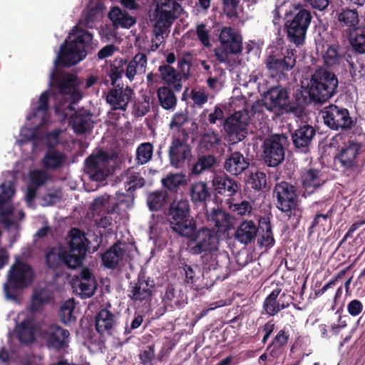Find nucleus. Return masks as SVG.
<instances>
[{"mask_svg": "<svg viewBox=\"0 0 365 365\" xmlns=\"http://www.w3.org/2000/svg\"><path fill=\"white\" fill-rule=\"evenodd\" d=\"M51 85L55 84L58 90L57 98L68 103H59L55 106L56 114L64 120L70 118V124L76 133L82 134L89 130L93 125L91 114L87 111H75L73 104L82 98L81 93L76 87V77L71 74L58 76L52 72L50 76Z\"/></svg>", "mask_w": 365, "mask_h": 365, "instance_id": "obj_1", "label": "nucleus"}, {"mask_svg": "<svg viewBox=\"0 0 365 365\" xmlns=\"http://www.w3.org/2000/svg\"><path fill=\"white\" fill-rule=\"evenodd\" d=\"M100 18L101 12L98 8L86 11L83 18L69 34L68 41H66L65 44L61 45L54 63L59 62L64 66H70L83 60L86 56V48L93 39V34L83 27L93 28Z\"/></svg>", "mask_w": 365, "mask_h": 365, "instance_id": "obj_2", "label": "nucleus"}, {"mask_svg": "<svg viewBox=\"0 0 365 365\" xmlns=\"http://www.w3.org/2000/svg\"><path fill=\"white\" fill-rule=\"evenodd\" d=\"M338 84V78L334 73L324 68L317 69L308 84L310 100L316 103L326 102L336 94Z\"/></svg>", "mask_w": 365, "mask_h": 365, "instance_id": "obj_3", "label": "nucleus"}, {"mask_svg": "<svg viewBox=\"0 0 365 365\" xmlns=\"http://www.w3.org/2000/svg\"><path fill=\"white\" fill-rule=\"evenodd\" d=\"M168 221L173 232L185 238H190L197 229L194 219L190 215L189 202L175 199L168 209Z\"/></svg>", "mask_w": 365, "mask_h": 365, "instance_id": "obj_4", "label": "nucleus"}, {"mask_svg": "<svg viewBox=\"0 0 365 365\" xmlns=\"http://www.w3.org/2000/svg\"><path fill=\"white\" fill-rule=\"evenodd\" d=\"M263 106L277 115L292 113L299 116L302 108L299 105L291 103L287 89L282 86H272L264 93Z\"/></svg>", "mask_w": 365, "mask_h": 365, "instance_id": "obj_5", "label": "nucleus"}, {"mask_svg": "<svg viewBox=\"0 0 365 365\" xmlns=\"http://www.w3.org/2000/svg\"><path fill=\"white\" fill-rule=\"evenodd\" d=\"M220 46L215 50L216 59L220 62L231 66L232 55H238L242 51V38L231 27H224L220 34Z\"/></svg>", "mask_w": 365, "mask_h": 365, "instance_id": "obj_6", "label": "nucleus"}, {"mask_svg": "<svg viewBox=\"0 0 365 365\" xmlns=\"http://www.w3.org/2000/svg\"><path fill=\"white\" fill-rule=\"evenodd\" d=\"M14 193L13 182H7L0 185V223L8 229L16 226L18 221L24 218V213L21 209L14 208L10 205Z\"/></svg>", "mask_w": 365, "mask_h": 365, "instance_id": "obj_7", "label": "nucleus"}, {"mask_svg": "<svg viewBox=\"0 0 365 365\" xmlns=\"http://www.w3.org/2000/svg\"><path fill=\"white\" fill-rule=\"evenodd\" d=\"M31 267L22 262H16L8 273V282L4 284V290L6 298L14 299V290L27 287L32 280Z\"/></svg>", "mask_w": 365, "mask_h": 365, "instance_id": "obj_8", "label": "nucleus"}, {"mask_svg": "<svg viewBox=\"0 0 365 365\" xmlns=\"http://www.w3.org/2000/svg\"><path fill=\"white\" fill-rule=\"evenodd\" d=\"M188 135L183 130L172 135L168 148L170 165L176 169L182 168L192 157V148L187 142Z\"/></svg>", "mask_w": 365, "mask_h": 365, "instance_id": "obj_9", "label": "nucleus"}, {"mask_svg": "<svg viewBox=\"0 0 365 365\" xmlns=\"http://www.w3.org/2000/svg\"><path fill=\"white\" fill-rule=\"evenodd\" d=\"M113 161L105 152L93 154L86 160V175L93 181L102 182L112 173Z\"/></svg>", "mask_w": 365, "mask_h": 365, "instance_id": "obj_10", "label": "nucleus"}, {"mask_svg": "<svg viewBox=\"0 0 365 365\" xmlns=\"http://www.w3.org/2000/svg\"><path fill=\"white\" fill-rule=\"evenodd\" d=\"M249 121L250 115L246 110L235 112L225 119L223 128L230 143L236 144L246 137Z\"/></svg>", "mask_w": 365, "mask_h": 365, "instance_id": "obj_11", "label": "nucleus"}, {"mask_svg": "<svg viewBox=\"0 0 365 365\" xmlns=\"http://www.w3.org/2000/svg\"><path fill=\"white\" fill-rule=\"evenodd\" d=\"M86 239L84 234L78 229H72L68 235V254L66 266L71 269H76L82 264L86 253Z\"/></svg>", "mask_w": 365, "mask_h": 365, "instance_id": "obj_12", "label": "nucleus"}, {"mask_svg": "<svg viewBox=\"0 0 365 365\" xmlns=\"http://www.w3.org/2000/svg\"><path fill=\"white\" fill-rule=\"evenodd\" d=\"M192 241L193 246L190 247V252L193 255H200L207 251L215 252L220 246V236L213 228L203 227L195 230Z\"/></svg>", "mask_w": 365, "mask_h": 365, "instance_id": "obj_13", "label": "nucleus"}, {"mask_svg": "<svg viewBox=\"0 0 365 365\" xmlns=\"http://www.w3.org/2000/svg\"><path fill=\"white\" fill-rule=\"evenodd\" d=\"M311 21V13L306 9L299 10L291 20H288L286 28L289 41L297 46L303 44Z\"/></svg>", "mask_w": 365, "mask_h": 365, "instance_id": "obj_14", "label": "nucleus"}, {"mask_svg": "<svg viewBox=\"0 0 365 365\" xmlns=\"http://www.w3.org/2000/svg\"><path fill=\"white\" fill-rule=\"evenodd\" d=\"M321 113L324 124L332 130H346L351 129L353 125V120L346 108L330 105L325 107Z\"/></svg>", "mask_w": 365, "mask_h": 365, "instance_id": "obj_15", "label": "nucleus"}, {"mask_svg": "<svg viewBox=\"0 0 365 365\" xmlns=\"http://www.w3.org/2000/svg\"><path fill=\"white\" fill-rule=\"evenodd\" d=\"M277 207L283 212H291L297 206L298 197L295 187L287 182L276 184L273 190Z\"/></svg>", "mask_w": 365, "mask_h": 365, "instance_id": "obj_16", "label": "nucleus"}, {"mask_svg": "<svg viewBox=\"0 0 365 365\" xmlns=\"http://www.w3.org/2000/svg\"><path fill=\"white\" fill-rule=\"evenodd\" d=\"M287 138L284 135H273L263 143L264 160L269 166H277L284 158V146Z\"/></svg>", "mask_w": 365, "mask_h": 365, "instance_id": "obj_17", "label": "nucleus"}, {"mask_svg": "<svg viewBox=\"0 0 365 365\" xmlns=\"http://www.w3.org/2000/svg\"><path fill=\"white\" fill-rule=\"evenodd\" d=\"M155 24L170 27L182 11L181 5L175 0H154Z\"/></svg>", "mask_w": 365, "mask_h": 365, "instance_id": "obj_18", "label": "nucleus"}, {"mask_svg": "<svg viewBox=\"0 0 365 365\" xmlns=\"http://www.w3.org/2000/svg\"><path fill=\"white\" fill-rule=\"evenodd\" d=\"M282 57L274 55L269 56L265 60V66L269 75L274 77L292 69L296 63V51L287 48Z\"/></svg>", "mask_w": 365, "mask_h": 365, "instance_id": "obj_19", "label": "nucleus"}, {"mask_svg": "<svg viewBox=\"0 0 365 365\" xmlns=\"http://www.w3.org/2000/svg\"><path fill=\"white\" fill-rule=\"evenodd\" d=\"M362 145L358 141L349 140L339 150L335 159L345 170H353L357 168Z\"/></svg>", "mask_w": 365, "mask_h": 365, "instance_id": "obj_20", "label": "nucleus"}, {"mask_svg": "<svg viewBox=\"0 0 365 365\" xmlns=\"http://www.w3.org/2000/svg\"><path fill=\"white\" fill-rule=\"evenodd\" d=\"M70 333L56 324H52L41 331V336L46 346L54 349L68 346Z\"/></svg>", "mask_w": 365, "mask_h": 365, "instance_id": "obj_21", "label": "nucleus"}, {"mask_svg": "<svg viewBox=\"0 0 365 365\" xmlns=\"http://www.w3.org/2000/svg\"><path fill=\"white\" fill-rule=\"evenodd\" d=\"M155 283L145 276H140L136 282L130 283L128 297L134 302L148 303L150 302Z\"/></svg>", "mask_w": 365, "mask_h": 365, "instance_id": "obj_22", "label": "nucleus"}, {"mask_svg": "<svg viewBox=\"0 0 365 365\" xmlns=\"http://www.w3.org/2000/svg\"><path fill=\"white\" fill-rule=\"evenodd\" d=\"M73 288L82 298H89L96 289V280L88 268H83L78 279L73 282Z\"/></svg>", "mask_w": 365, "mask_h": 365, "instance_id": "obj_23", "label": "nucleus"}, {"mask_svg": "<svg viewBox=\"0 0 365 365\" xmlns=\"http://www.w3.org/2000/svg\"><path fill=\"white\" fill-rule=\"evenodd\" d=\"M133 90L128 87H118L111 89L106 96V102L113 110H125L130 101Z\"/></svg>", "mask_w": 365, "mask_h": 365, "instance_id": "obj_24", "label": "nucleus"}, {"mask_svg": "<svg viewBox=\"0 0 365 365\" xmlns=\"http://www.w3.org/2000/svg\"><path fill=\"white\" fill-rule=\"evenodd\" d=\"M315 135L316 130L313 126L303 125L292 134V140L297 149L306 153Z\"/></svg>", "mask_w": 365, "mask_h": 365, "instance_id": "obj_25", "label": "nucleus"}, {"mask_svg": "<svg viewBox=\"0 0 365 365\" xmlns=\"http://www.w3.org/2000/svg\"><path fill=\"white\" fill-rule=\"evenodd\" d=\"M335 18L341 27L346 28L347 38L350 32L358 33L359 18L356 10L343 8L336 11Z\"/></svg>", "mask_w": 365, "mask_h": 365, "instance_id": "obj_26", "label": "nucleus"}, {"mask_svg": "<svg viewBox=\"0 0 365 365\" xmlns=\"http://www.w3.org/2000/svg\"><path fill=\"white\" fill-rule=\"evenodd\" d=\"M212 184L217 193L230 197L235 196L240 190V185L226 175L214 176Z\"/></svg>", "mask_w": 365, "mask_h": 365, "instance_id": "obj_27", "label": "nucleus"}, {"mask_svg": "<svg viewBox=\"0 0 365 365\" xmlns=\"http://www.w3.org/2000/svg\"><path fill=\"white\" fill-rule=\"evenodd\" d=\"M249 160L240 152L232 153L225 160V170L232 175H238L249 168Z\"/></svg>", "mask_w": 365, "mask_h": 365, "instance_id": "obj_28", "label": "nucleus"}, {"mask_svg": "<svg viewBox=\"0 0 365 365\" xmlns=\"http://www.w3.org/2000/svg\"><path fill=\"white\" fill-rule=\"evenodd\" d=\"M147 64V56L143 53H136L130 61H126V78L132 81L136 76L144 74L146 72Z\"/></svg>", "mask_w": 365, "mask_h": 365, "instance_id": "obj_29", "label": "nucleus"}, {"mask_svg": "<svg viewBox=\"0 0 365 365\" xmlns=\"http://www.w3.org/2000/svg\"><path fill=\"white\" fill-rule=\"evenodd\" d=\"M257 232L258 228L255 222L244 220L237 227L235 238L241 244L248 245L255 239Z\"/></svg>", "mask_w": 365, "mask_h": 365, "instance_id": "obj_30", "label": "nucleus"}, {"mask_svg": "<svg viewBox=\"0 0 365 365\" xmlns=\"http://www.w3.org/2000/svg\"><path fill=\"white\" fill-rule=\"evenodd\" d=\"M301 181L303 187L308 194L312 193L324 182L321 172L317 169H307L302 171Z\"/></svg>", "mask_w": 365, "mask_h": 365, "instance_id": "obj_31", "label": "nucleus"}, {"mask_svg": "<svg viewBox=\"0 0 365 365\" xmlns=\"http://www.w3.org/2000/svg\"><path fill=\"white\" fill-rule=\"evenodd\" d=\"M125 247L126 245L125 244L115 243L102 255L103 264L107 268H115L123 259L125 252Z\"/></svg>", "mask_w": 365, "mask_h": 365, "instance_id": "obj_32", "label": "nucleus"}, {"mask_svg": "<svg viewBox=\"0 0 365 365\" xmlns=\"http://www.w3.org/2000/svg\"><path fill=\"white\" fill-rule=\"evenodd\" d=\"M207 220L211 222L220 231H227L232 226V218L230 215L220 208H212L210 211H207Z\"/></svg>", "mask_w": 365, "mask_h": 365, "instance_id": "obj_33", "label": "nucleus"}, {"mask_svg": "<svg viewBox=\"0 0 365 365\" xmlns=\"http://www.w3.org/2000/svg\"><path fill=\"white\" fill-rule=\"evenodd\" d=\"M162 80L168 86H173L176 91H181V74L169 65L160 66L158 68Z\"/></svg>", "mask_w": 365, "mask_h": 365, "instance_id": "obj_34", "label": "nucleus"}, {"mask_svg": "<svg viewBox=\"0 0 365 365\" xmlns=\"http://www.w3.org/2000/svg\"><path fill=\"white\" fill-rule=\"evenodd\" d=\"M117 205L111 202L110 196L108 194H103L94 199L91 209L96 215L111 214L113 213Z\"/></svg>", "mask_w": 365, "mask_h": 365, "instance_id": "obj_35", "label": "nucleus"}, {"mask_svg": "<svg viewBox=\"0 0 365 365\" xmlns=\"http://www.w3.org/2000/svg\"><path fill=\"white\" fill-rule=\"evenodd\" d=\"M190 196L194 204L205 202L211 196L206 182L198 181L192 183L190 187Z\"/></svg>", "mask_w": 365, "mask_h": 365, "instance_id": "obj_36", "label": "nucleus"}, {"mask_svg": "<svg viewBox=\"0 0 365 365\" xmlns=\"http://www.w3.org/2000/svg\"><path fill=\"white\" fill-rule=\"evenodd\" d=\"M121 180L128 191L142 187L145 184L144 178L133 168H129L120 175Z\"/></svg>", "mask_w": 365, "mask_h": 365, "instance_id": "obj_37", "label": "nucleus"}, {"mask_svg": "<svg viewBox=\"0 0 365 365\" xmlns=\"http://www.w3.org/2000/svg\"><path fill=\"white\" fill-rule=\"evenodd\" d=\"M68 255L67 250H64L61 247L50 248L46 253L47 265L51 268H56L61 263L66 265V258Z\"/></svg>", "mask_w": 365, "mask_h": 365, "instance_id": "obj_38", "label": "nucleus"}, {"mask_svg": "<svg viewBox=\"0 0 365 365\" xmlns=\"http://www.w3.org/2000/svg\"><path fill=\"white\" fill-rule=\"evenodd\" d=\"M108 17L116 26L129 28L135 23V20L118 7H113L108 14Z\"/></svg>", "mask_w": 365, "mask_h": 365, "instance_id": "obj_39", "label": "nucleus"}, {"mask_svg": "<svg viewBox=\"0 0 365 365\" xmlns=\"http://www.w3.org/2000/svg\"><path fill=\"white\" fill-rule=\"evenodd\" d=\"M160 105L165 110H173L177 104V97L167 86H161L157 91Z\"/></svg>", "mask_w": 365, "mask_h": 365, "instance_id": "obj_40", "label": "nucleus"}, {"mask_svg": "<svg viewBox=\"0 0 365 365\" xmlns=\"http://www.w3.org/2000/svg\"><path fill=\"white\" fill-rule=\"evenodd\" d=\"M49 92L45 91L43 93L38 100V106L34 108V111L32 114L28 116V119L35 118L39 119L38 123L39 125L44 124L48 120V96Z\"/></svg>", "mask_w": 365, "mask_h": 365, "instance_id": "obj_41", "label": "nucleus"}, {"mask_svg": "<svg viewBox=\"0 0 365 365\" xmlns=\"http://www.w3.org/2000/svg\"><path fill=\"white\" fill-rule=\"evenodd\" d=\"M115 324L114 315L108 309L100 311L96 317V327L98 332L103 333L110 330Z\"/></svg>", "mask_w": 365, "mask_h": 365, "instance_id": "obj_42", "label": "nucleus"}, {"mask_svg": "<svg viewBox=\"0 0 365 365\" xmlns=\"http://www.w3.org/2000/svg\"><path fill=\"white\" fill-rule=\"evenodd\" d=\"M164 301L172 307L180 308L187 303V297L181 291L169 287L166 289Z\"/></svg>", "mask_w": 365, "mask_h": 365, "instance_id": "obj_43", "label": "nucleus"}, {"mask_svg": "<svg viewBox=\"0 0 365 365\" xmlns=\"http://www.w3.org/2000/svg\"><path fill=\"white\" fill-rule=\"evenodd\" d=\"M66 160V156L61 152L56 150L48 151L42 159L43 165L51 170L61 167Z\"/></svg>", "mask_w": 365, "mask_h": 365, "instance_id": "obj_44", "label": "nucleus"}, {"mask_svg": "<svg viewBox=\"0 0 365 365\" xmlns=\"http://www.w3.org/2000/svg\"><path fill=\"white\" fill-rule=\"evenodd\" d=\"M162 185L170 191H176L186 183V176L183 173H170L161 180Z\"/></svg>", "mask_w": 365, "mask_h": 365, "instance_id": "obj_45", "label": "nucleus"}, {"mask_svg": "<svg viewBox=\"0 0 365 365\" xmlns=\"http://www.w3.org/2000/svg\"><path fill=\"white\" fill-rule=\"evenodd\" d=\"M281 289L279 288L274 289L264 299L263 303V310L265 314L269 316H274L279 313L281 309L277 303V298L279 297Z\"/></svg>", "mask_w": 365, "mask_h": 365, "instance_id": "obj_46", "label": "nucleus"}, {"mask_svg": "<svg viewBox=\"0 0 365 365\" xmlns=\"http://www.w3.org/2000/svg\"><path fill=\"white\" fill-rule=\"evenodd\" d=\"M19 340L24 343H30L34 340V329L32 320H24L17 327Z\"/></svg>", "mask_w": 365, "mask_h": 365, "instance_id": "obj_47", "label": "nucleus"}, {"mask_svg": "<svg viewBox=\"0 0 365 365\" xmlns=\"http://www.w3.org/2000/svg\"><path fill=\"white\" fill-rule=\"evenodd\" d=\"M216 163L214 155H207L198 158L197 162L193 164L191 173L195 175H199L204 171L210 169Z\"/></svg>", "mask_w": 365, "mask_h": 365, "instance_id": "obj_48", "label": "nucleus"}, {"mask_svg": "<svg viewBox=\"0 0 365 365\" xmlns=\"http://www.w3.org/2000/svg\"><path fill=\"white\" fill-rule=\"evenodd\" d=\"M349 70L352 80L361 85L365 84V64L357 59L356 62L348 61Z\"/></svg>", "mask_w": 365, "mask_h": 365, "instance_id": "obj_49", "label": "nucleus"}, {"mask_svg": "<svg viewBox=\"0 0 365 365\" xmlns=\"http://www.w3.org/2000/svg\"><path fill=\"white\" fill-rule=\"evenodd\" d=\"M168 193L164 190H156L149 193L147 196V204L152 211L159 210L164 205Z\"/></svg>", "mask_w": 365, "mask_h": 365, "instance_id": "obj_50", "label": "nucleus"}, {"mask_svg": "<svg viewBox=\"0 0 365 365\" xmlns=\"http://www.w3.org/2000/svg\"><path fill=\"white\" fill-rule=\"evenodd\" d=\"M323 60L328 67H335L343 62L344 56L339 53L337 46H331L323 54Z\"/></svg>", "mask_w": 365, "mask_h": 365, "instance_id": "obj_51", "label": "nucleus"}, {"mask_svg": "<svg viewBox=\"0 0 365 365\" xmlns=\"http://www.w3.org/2000/svg\"><path fill=\"white\" fill-rule=\"evenodd\" d=\"M153 146L150 143H141L136 150V160L138 164L144 165L148 163L153 157Z\"/></svg>", "mask_w": 365, "mask_h": 365, "instance_id": "obj_52", "label": "nucleus"}, {"mask_svg": "<svg viewBox=\"0 0 365 365\" xmlns=\"http://www.w3.org/2000/svg\"><path fill=\"white\" fill-rule=\"evenodd\" d=\"M349 42L356 53L365 54V33L350 32L349 34Z\"/></svg>", "mask_w": 365, "mask_h": 365, "instance_id": "obj_53", "label": "nucleus"}, {"mask_svg": "<svg viewBox=\"0 0 365 365\" xmlns=\"http://www.w3.org/2000/svg\"><path fill=\"white\" fill-rule=\"evenodd\" d=\"M75 302L73 299L65 302L60 309L61 320L63 323L67 324L76 320L74 316Z\"/></svg>", "mask_w": 365, "mask_h": 365, "instance_id": "obj_54", "label": "nucleus"}, {"mask_svg": "<svg viewBox=\"0 0 365 365\" xmlns=\"http://www.w3.org/2000/svg\"><path fill=\"white\" fill-rule=\"evenodd\" d=\"M202 254V262L205 266V268L209 270L217 269L220 265L219 258L222 257L220 254L219 249L215 252L207 251Z\"/></svg>", "mask_w": 365, "mask_h": 365, "instance_id": "obj_55", "label": "nucleus"}, {"mask_svg": "<svg viewBox=\"0 0 365 365\" xmlns=\"http://www.w3.org/2000/svg\"><path fill=\"white\" fill-rule=\"evenodd\" d=\"M191 54L188 52L183 53L181 57L178 59V66L185 79H188L191 76Z\"/></svg>", "mask_w": 365, "mask_h": 365, "instance_id": "obj_56", "label": "nucleus"}, {"mask_svg": "<svg viewBox=\"0 0 365 365\" xmlns=\"http://www.w3.org/2000/svg\"><path fill=\"white\" fill-rule=\"evenodd\" d=\"M125 64L126 61L120 59L114 61L110 66V77L113 85L122 77L123 73L125 74Z\"/></svg>", "mask_w": 365, "mask_h": 365, "instance_id": "obj_57", "label": "nucleus"}, {"mask_svg": "<svg viewBox=\"0 0 365 365\" xmlns=\"http://www.w3.org/2000/svg\"><path fill=\"white\" fill-rule=\"evenodd\" d=\"M229 208L231 211L240 216L250 215L252 206L249 201L243 200L240 203H233L228 200Z\"/></svg>", "mask_w": 365, "mask_h": 365, "instance_id": "obj_58", "label": "nucleus"}, {"mask_svg": "<svg viewBox=\"0 0 365 365\" xmlns=\"http://www.w3.org/2000/svg\"><path fill=\"white\" fill-rule=\"evenodd\" d=\"M220 142V137L215 131H208L201 138V145L206 150H211L216 147Z\"/></svg>", "mask_w": 365, "mask_h": 365, "instance_id": "obj_59", "label": "nucleus"}, {"mask_svg": "<svg viewBox=\"0 0 365 365\" xmlns=\"http://www.w3.org/2000/svg\"><path fill=\"white\" fill-rule=\"evenodd\" d=\"M150 97L148 96H143L140 99L135 102L134 111L138 117H142L148 113L150 108Z\"/></svg>", "mask_w": 365, "mask_h": 365, "instance_id": "obj_60", "label": "nucleus"}, {"mask_svg": "<svg viewBox=\"0 0 365 365\" xmlns=\"http://www.w3.org/2000/svg\"><path fill=\"white\" fill-rule=\"evenodd\" d=\"M29 179L36 187L43 185L50 179V175L45 170H34L30 172Z\"/></svg>", "mask_w": 365, "mask_h": 365, "instance_id": "obj_61", "label": "nucleus"}, {"mask_svg": "<svg viewBox=\"0 0 365 365\" xmlns=\"http://www.w3.org/2000/svg\"><path fill=\"white\" fill-rule=\"evenodd\" d=\"M267 182L266 175L262 172H256L252 173L249 178V183L251 187L257 190L262 189L265 186Z\"/></svg>", "mask_w": 365, "mask_h": 365, "instance_id": "obj_62", "label": "nucleus"}, {"mask_svg": "<svg viewBox=\"0 0 365 365\" xmlns=\"http://www.w3.org/2000/svg\"><path fill=\"white\" fill-rule=\"evenodd\" d=\"M262 229L263 230V233L262 234L261 237V244L265 247L272 246L274 243V240L273 237L270 223L269 222H263Z\"/></svg>", "mask_w": 365, "mask_h": 365, "instance_id": "obj_63", "label": "nucleus"}, {"mask_svg": "<svg viewBox=\"0 0 365 365\" xmlns=\"http://www.w3.org/2000/svg\"><path fill=\"white\" fill-rule=\"evenodd\" d=\"M155 356L154 346H148L144 350L140 351L138 355L140 364L153 365L152 361L155 359Z\"/></svg>", "mask_w": 365, "mask_h": 365, "instance_id": "obj_64", "label": "nucleus"}]
</instances>
